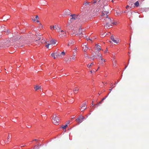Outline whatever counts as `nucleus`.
Wrapping results in <instances>:
<instances>
[{"label":"nucleus","instance_id":"obj_48","mask_svg":"<svg viewBox=\"0 0 149 149\" xmlns=\"http://www.w3.org/2000/svg\"><path fill=\"white\" fill-rule=\"evenodd\" d=\"M103 61L104 62H105V60L104 59H103V61Z\"/></svg>","mask_w":149,"mask_h":149},{"label":"nucleus","instance_id":"obj_57","mask_svg":"<svg viewBox=\"0 0 149 149\" xmlns=\"http://www.w3.org/2000/svg\"><path fill=\"white\" fill-rule=\"evenodd\" d=\"M86 108H84V109H86Z\"/></svg>","mask_w":149,"mask_h":149},{"label":"nucleus","instance_id":"obj_52","mask_svg":"<svg viewBox=\"0 0 149 149\" xmlns=\"http://www.w3.org/2000/svg\"><path fill=\"white\" fill-rule=\"evenodd\" d=\"M127 66H125V69L127 68Z\"/></svg>","mask_w":149,"mask_h":149},{"label":"nucleus","instance_id":"obj_2","mask_svg":"<svg viewBox=\"0 0 149 149\" xmlns=\"http://www.w3.org/2000/svg\"><path fill=\"white\" fill-rule=\"evenodd\" d=\"M96 56L92 55L90 56V58L92 60H94L95 58H98L99 59H101L102 61H103V59L102 58V54L99 52H98L97 53H96Z\"/></svg>","mask_w":149,"mask_h":149},{"label":"nucleus","instance_id":"obj_29","mask_svg":"<svg viewBox=\"0 0 149 149\" xmlns=\"http://www.w3.org/2000/svg\"><path fill=\"white\" fill-rule=\"evenodd\" d=\"M65 54V53L64 52H61V54L62 56H64Z\"/></svg>","mask_w":149,"mask_h":149},{"label":"nucleus","instance_id":"obj_55","mask_svg":"<svg viewBox=\"0 0 149 149\" xmlns=\"http://www.w3.org/2000/svg\"><path fill=\"white\" fill-rule=\"evenodd\" d=\"M33 21H35V19H34H34H33Z\"/></svg>","mask_w":149,"mask_h":149},{"label":"nucleus","instance_id":"obj_17","mask_svg":"<svg viewBox=\"0 0 149 149\" xmlns=\"http://www.w3.org/2000/svg\"><path fill=\"white\" fill-rule=\"evenodd\" d=\"M95 46L96 47L97 49V50H101V47L100 45H99L98 44H96L95 45Z\"/></svg>","mask_w":149,"mask_h":149},{"label":"nucleus","instance_id":"obj_12","mask_svg":"<svg viewBox=\"0 0 149 149\" xmlns=\"http://www.w3.org/2000/svg\"><path fill=\"white\" fill-rule=\"evenodd\" d=\"M74 43V41L73 40H70L69 41L68 44V46H70L71 45L73 44Z\"/></svg>","mask_w":149,"mask_h":149},{"label":"nucleus","instance_id":"obj_39","mask_svg":"<svg viewBox=\"0 0 149 149\" xmlns=\"http://www.w3.org/2000/svg\"><path fill=\"white\" fill-rule=\"evenodd\" d=\"M38 15H36V19H37V18H38Z\"/></svg>","mask_w":149,"mask_h":149},{"label":"nucleus","instance_id":"obj_8","mask_svg":"<svg viewBox=\"0 0 149 149\" xmlns=\"http://www.w3.org/2000/svg\"><path fill=\"white\" fill-rule=\"evenodd\" d=\"M113 66L114 67H117L116 61L114 58L112 59Z\"/></svg>","mask_w":149,"mask_h":149},{"label":"nucleus","instance_id":"obj_42","mask_svg":"<svg viewBox=\"0 0 149 149\" xmlns=\"http://www.w3.org/2000/svg\"><path fill=\"white\" fill-rule=\"evenodd\" d=\"M106 36V35H105V34H104L103 35H102V36Z\"/></svg>","mask_w":149,"mask_h":149},{"label":"nucleus","instance_id":"obj_19","mask_svg":"<svg viewBox=\"0 0 149 149\" xmlns=\"http://www.w3.org/2000/svg\"><path fill=\"white\" fill-rule=\"evenodd\" d=\"M0 31L1 32H2L3 31H4V32L5 31V30H4V27H3V26H1L0 28Z\"/></svg>","mask_w":149,"mask_h":149},{"label":"nucleus","instance_id":"obj_33","mask_svg":"<svg viewBox=\"0 0 149 149\" xmlns=\"http://www.w3.org/2000/svg\"><path fill=\"white\" fill-rule=\"evenodd\" d=\"M50 45L49 44H47L46 45V47H47V48H48L49 47V46Z\"/></svg>","mask_w":149,"mask_h":149},{"label":"nucleus","instance_id":"obj_15","mask_svg":"<svg viewBox=\"0 0 149 149\" xmlns=\"http://www.w3.org/2000/svg\"><path fill=\"white\" fill-rule=\"evenodd\" d=\"M50 44H55L56 43V41L54 39L51 40L50 41Z\"/></svg>","mask_w":149,"mask_h":149},{"label":"nucleus","instance_id":"obj_14","mask_svg":"<svg viewBox=\"0 0 149 149\" xmlns=\"http://www.w3.org/2000/svg\"><path fill=\"white\" fill-rule=\"evenodd\" d=\"M55 29L56 30V32L58 33L61 31V29L58 26H57V27H56Z\"/></svg>","mask_w":149,"mask_h":149},{"label":"nucleus","instance_id":"obj_49","mask_svg":"<svg viewBox=\"0 0 149 149\" xmlns=\"http://www.w3.org/2000/svg\"><path fill=\"white\" fill-rule=\"evenodd\" d=\"M25 146V145H23V146H21V147H23V146Z\"/></svg>","mask_w":149,"mask_h":149},{"label":"nucleus","instance_id":"obj_34","mask_svg":"<svg viewBox=\"0 0 149 149\" xmlns=\"http://www.w3.org/2000/svg\"><path fill=\"white\" fill-rule=\"evenodd\" d=\"M96 2H97V0H93V3H95Z\"/></svg>","mask_w":149,"mask_h":149},{"label":"nucleus","instance_id":"obj_45","mask_svg":"<svg viewBox=\"0 0 149 149\" xmlns=\"http://www.w3.org/2000/svg\"><path fill=\"white\" fill-rule=\"evenodd\" d=\"M111 85V86H113V85H112V84H111V85Z\"/></svg>","mask_w":149,"mask_h":149},{"label":"nucleus","instance_id":"obj_18","mask_svg":"<svg viewBox=\"0 0 149 149\" xmlns=\"http://www.w3.org/2000/svg\"><path fill=\"white\" fill-rule=\"evenodd\" d=\"M109 94V93L108 94V95L107 96L105 97H104L102 99V100L98 103V104H101L102 103V102L108 96Z\"/></svg>","mask_w":149,"mask_h":149},{"label":"nucleus","instance_id":"obj_1","mask_svg":"<svg viewBox=\"0 0 149 149\" xmlns=\"http://www.w3.org/2000/svg\"><path fill=\"white\" fill-rule=\"evenodd\" d=\"M108 13V12L106 11H102L100 17L101 19L103 20L104 22H105V27L107 28H109L112 26V24L113 23V22H112L111 19L108 17L107 15Z\"/></svg>","mask_w":149,"mask_h":149},{"label":"nucleus","instance_id":"obj_10","mask_svg":"<svg viewBox=\"0 0 149 149\" xmlns=\"http://www.w3.org/2000/svg\"><path fill=\"white\" fill-rule=\"evenodd\" d=\"M56 57H57L58 56L59 57H62L61 55V52H56Z\"/></svg>","mask_w":149,"mask_h":149},{"label":"nucleus","instance_id":"obj_27","mask_svg":"<svg viewBox=\"0 0 149 149\" xmlns=\"http://www.w3.org/2000/svg\"><path fill=\"white\" fill-rule=\"evenodd\" d=\"M34 88L36 89V90H37L39 89V88H40V86H36L34 87Z\"/></svg>","mask_w":149,"mask_h":149},{"label":"nucleus","instance_id":"obj_40","mask_svg":"<svg viewBox=\"0 0 149 149\" xmlns=\"http://www.w3.org/2000/svg\"><path fill=\"white\" fill-rule=\"evenodd\" d=\"M84 4H85L86 5H87L88 4V3H84Z\"/></svg>","mask_w":149,"mask_h":149},{"label":"nucleus","instance_id":"obj_46","mask_svg":"<svg viewBox=\"0 0 149 149\" xmlns=\"http://www.w3.org/2000/svg\"><path fill=\"white\" fill-rule=\"evenodd\" d=\"M36 21H37V22H38H38H39V21L38 20H37Z\"/></svg>","mask_w":149,"mask_h":149},{"label":"nucleus","instance_id":"obj_51","mask_svg":"<svg viewBox=\"0 0 149 149\" xmlns=\"http://www.w3.org/2000/svg\"><path fill=\"white\" fill-rule=\"evenodd\" d=\"M92 105H93V102H92Z\"/></svg>","mask_w":149,"mask_h":149},{"label":"nucleus","instance_id":"obj_32","mask_svg":"<svg viewBox=\"0 0 149 149\" xmlns=\"http://www.w3.org/2000/svg\"><path fill=\"white\" fill-rule=\"evenodd\" d=\"M87 44L85 42L82 45V46H87Z\"/></svg>","mask_w":149,"mask_h":149},{"label":"nucleus","instance_id":"obj_21","mask_svg":"<svg viewBox=\"0 0 149 149\" xmlns=\"http://www.w3.org/2000/svg\"><path fill=\"white\" fill-rule=\"evenodd\" d=\"M134 5L136 7H138L139 6V1H136L134 3Z\"/></svg>","mask_w":149,"mask_h":149},{"label":"nucleus","instance_id":"obj_20","mask_svg":"<svg viewBox=\"0 0 149 149\" xmlns=\"http://www.w3.org/2000/svg\"><path fill=\"white\" fill-rule=\"evenodd\" d=\"M76 58V56L75 55H73L72 56H71L70 59L71 60H74Z\"/></svg>","mask_w":149,"mask_h":149},{"label":"nucleus","instance_id":"obj_53","mask_svg":"<svg viewBox=\"0 0 149 149\" xmlns=\"http://www.w3.org/2000/svg\"><path fill=\"white\" fill-rule=\"evenodd\" d=\"M38 146H40V145L39 144L38 145Z\"/></svg>","mask_w":149,"mask_h":149},{"label":"nucleus","instance_id":"obj_16","mask_svg":"<svg viewBox=\"0 0 149 149\" xmlns=\"http://www.w3.org/2000/svg\"><path fill=\"white\" fill-rule=\"evenodd\" d=\"M57 27L56 25L55 26H50V29L52 30H54L55 29L56 27Z\"/></svg>","mask_w":149,"mask_h":149},{"label":"nucleus","instance_id":"obj_11","mask_svg":"<svg viewBox=\"0 0 149 149\" xmlns=\"http://www.w3.org/2000/svg\"><path fill=\"white\" fill-rule=\"evenodd\" d=\"M82 47L83 50L85 52H86L88 49V48L87 46H82Z\"/></svg>","mask_w":149,"mask_h":149},{"label":"nucleus","instance_id":"obj_36","mask_svg":"<svg viewBox=\"0 0 149 149\" xmlns=\"http://www.w3.org/2000/svg\"><path fill=\"white\" fill-rule=\"evenodd\" d=\"M114 87H115V86H114L113 87L111 88V89H109V91H110V93L111 92V91L112 90V89Z\"/></svg>","mask_w":149,"mask_h":149},{"label":"nucleus","instance_id":"obj_59","mask_svg":"<svg viewBox=\"0 0 149 149\" xmlns=\"http://www.w3.org/2000/svg\"><path fill=\"white\" fill-rule=\"evenodd\" d=\"M112 2H113V0H112Z\"/></svg>","mask_w":149,"mask_h":149},{"label":"nucleus","instance_id":"obj_26","mask_svg":"<svg viewBox=\"0 0 149 149\" xmlns=\"http://www.w3.org/2000/svg\"><path fill=\"white\" fill-rule=\"evenodd\" d=\"M67 126H68V125L67 124H66V125L64 126L62 125L61 126V127H62L63 128V129H66V127H67Z\"/></svg>","mask_w":149,"mask_h":149},{"label":"nucleus","instance_id":"obj_50","mask_svg":"<svg viewBox=\"0 0 149 149\" xmlns=\"http://www.w3.org/2000/svg\"><path fill=\"white\" fill-rule=\"evenodd\" d=\"M118 82H116L115 84H117Z\"/></svg>","mask_w":149,"mask_h":149},{"label":"nucleus","instance_id":"obj_6","mask_svg":"<svg viewBox=\"0 0 149 149\" xmlns=\"http://www.w3.org/2000/svg\"><path fill=\"white\" fill-rule=\"evenodd\" d=\"M70 16L72 17V18L70 20V22H72L77 19L79 18V16L75 14L71 15H70Z\"/></svg>","mask_w":149,"mask_h":149},{"label":"nucleus","instance_id":"obj_22","mask_svg":"<svg viewBox=\"0 0 149 149\" xmlns=\"http://www.w3.org/2000/svg\"><path fill=\"white\" fill-rule=\"evenodd\" d=\"M51 56L52 57H53L54 59H55L56 58V53H52L51 54Z\"/></svg>","mask_w":149,"mask_h":149},{"label":"nucleus","instance_id":"obj_3","mask_svg":"<svg viewBox=\"0 0 149 149\" xmlns=\"http://www.w3.org/2000/svg\"><path fill=\"white\" fill-rule=\"evenodd\" d=\"M2 42L3 43V46L4 47H8L10 44H9L10 41L8 40H3Z\"/></svg>","mask_w":149,"mask_h":149},{"label":"nucleus","instance_id":"obj_24","mask_svg":"<svg viewBox=\"0 0 149 149\" xmlns=\"http://www.w3.org/2000/svg\"><path fill=\"white\" fill-rule=\"evenodd\" d=\"M79 90V88H78L77 87H75L74 89L73 90V91L75 93L77 91H78Z\"/></svg>","mask_w":149,"mask_h":149},{"label":"nucleus","instance_id":"obj_28","mask_svg":"<svg viewBox=\"0 0 149 149\" xmlns=\"http://www.w3.org/2000/svg\"><path fill=\"white\" fill-rule=\"evenodd\" d=\"M93 65V63H91L90 64H88L87 65V67L88 68H90L92 65Z\"/></svg>","mask_w":149,"mask_h":149},{"label":"nucleus","instance_id":"obj_54","mask_svg":"<svg viewBox=\"0 0 149 149\" xmlns=\"http://www.w3.org/2000/svg\"><path fill=\"white\" fill-rule=\"evenodd\" d=\"M90 72H91V73H92V71H90Z\"/></svg>","mask_w":149,"mask_h":149},{"label":"nucleus","instance_id":"obj_13","mask_svg":"<svg viewBox=\"0 0 149 149\" xmlns=\"http://www.w3.org/2000/svg\"><path fill=\"white\" fill-rule=\"evenodd\" d=\"M70 10L68 9L66 10L65 12V14L66 15H70Z\"/></svg>","mask_w":149,"mask_h":149},{"label":"nucleus","instance_id":"obj_9","mask_svg":"<svg viewBox=\"0 0 149 149\" xmlns=\"http://www.w3.org/2000/svg\"><path fill=\"white\" fill-rule=\"evenodd\" d=\"M111 40L114 43H116L117 44L118 43V42L116 40H115L114 39V37L113 36H111Z\"/></svg>","mask_w":149,"mask_h":149},{"label":"nucleus","instance_id":"obj_47","mask_svg":"<svg viewBox=\"0 0 149 149\" xmlns=\"http://www.w3.org/2000/svg\"><path fill=\"white\" fill-rule=\"evenodd\" d=\"M76 49H77V48H76L75 49H74V51H76Z\"/></svg>","mask_w":149,"mask_h":149},{"label":"nucleus","instance_id":"obj_44","mask_svg":"<svg viewBox=\"0 0 149 149\" xmlns=\"http://www.w3.org/2000/svg\"><path fill=\"white\" fill-rule=\"evenodd\" d=\"M37 140V139H34L33 140V141H36Z\"/></svg>","mask_w":149,"mask_h":149},{"label":"nucleus","instance_id":"obj_4","mask_svg":"<svg viewBox=\"0 0 149 149\" xmlns=\"http://www.w3.org/2000/svg\"><path fill=\"white\" fill-rule=\"evenodd\" d=\"M53 121L52 122L55 125L58 124L59 122L58 118L57 117L56 115H55V117L53 116L52 118Z\"/></svg>","mask_w":149,"mask_h":149},{"label":"nucleus","instance_id":"obj_31","mask_svg":"<svg viewBox=\"0 0 149 149\" xmlns=\"http://www.w3.org/2000/svg\"><path fill=\"white\" fill-rule=\"evenodd\" d=\"M86 102H85L83 104H82V107H81V108H82L83 107H84L85 106V105H86Z\"/></svg>","mask_w":149,"mask_h":149},{"label":"nucleus","instance_id":"obj_56","mask_svg":"<svg viewBox=\"0 0 149 149\" xmlns=\"http://www.w3.org/2000/svg\"><path fill=\"white\" fill-rule=\"evenodd\" d=\"M87 40H89V38H88H88H87Z\"/></svg>","mask_w":149,"mask_h":149},{"label":"nucleus","instance_id":"obj_35","mask_svg":"<svg viewBox=\"0 0 149 149\" xmlns=\"http://www.w3.org/2000/svg\"><path fill=\"white\" fill-rule=\"evenodd\" d=\"M116 12V15H120V13L117 12Z\"/></svg>","mask_w":149,"mask_h":149},{"label":"nucleus","instance_id":"obj_7","mask_svg":"<svg viewBox=\"0 0 149 149\" xmlns=\"http://www.w3.org/2000/svg\"><path fill=\"white\" fill-rule=\"evenodd\" d=\"M84 119V118L83 116H80L79 118L76 119V121L79 123H80L83 121Z\"/></svg>","mask_w":149,"mask_h":149},{"label":"nucleus","instance_id":"obj_38","mask_svg":"<svg viewBox=\"0 0 149 149\" xmlns=\"http://www.w3.org/2000/svg\"><path fill=\"white\" fill-rule=\"evenodd\" d=\"M7 32L8 33H10V30H8L7 31Z\"/></svg>","mask_w":149,"mask_h":149},{"label":"nucleus","instance_id":"obj_5","mask_svg":"<svg viewBox=\"0 0 149 149\" xmlns=\"http://www.w3.org/2000/svg\"><path fill=\"white\" fill-rule=\"evenodd\" d=\"M59 36H60V37H63L66 36V31H63V30H61V31L59 32Z\"/></svg>","mask_w":149,"mask_h":149},{"label":"nucleus","instance_id":"obj_58","mask_svg":"<svg viewBox=\"0 0 149 149\" xmlns=\"http://www.w3.org/2000/svg\"><path fill=\"white\" fill-rule=\"evenodd\" d=\"M54 116V117H55V115H54V116Z\"/></svg>","mask_w":149,"mask_h":149},{"label":"nucleus","instance_id":"obj_30","mask_svg":"<svg viewBox=\"0 0 149 149\" xmlns=\"http://www.w3.org/2000/svg\"><path fill=\"white\" fill-rule=\"evenodd\" d=\"M84 56L86 58H87L88 57V56L87 54L86 53H84Z\"/></svg>","mask_w":149,"mask_h":149},{"label":"nucleus","instance_id":"obj_25","mask_svg":"<svg viewBox=\"0 0 149 149\" xmlns=\"http://www.w3.org/2000/svg\"><path fill=\"white\" fill-rule=\"evenodd\" d=\"M10 136H9V135L8 137V138H7V141H4V142L5 143H6V142H10Z\"/></svg>","mask_w":149,"mask_h":149},{"label":"nucleus","instance_id":"obj_23","mask_svg":"<svg viewBox=\"0 0 149 149\" xmlns=\"http://www.w3.org/2000/svg\"><path fill=\"white\" fill-rule=\"evenodd\" d=\"M78 31H79L77 33V34L79 35V34H82L81 33H82V30L81 29V28L79 29Z\"/></svg>","mask_w":149,"mask_h":149},{"label":"nucleus","instance_id":"obj_41","mask_svg":"<svg viewBox=\"0 0 149 149\" xmlns=\"http://www.w3.org/2000/svg\"><path fill=\"white\" fill-rule=\"evenodd\" d=\"M129 6L128 5L127 6H126V8L127 9L128 8H129Z\"/></svg>","mask_w":149,"mask_h":149},{"label":"nucleus","instance_id":"obj_43","mask_svg":"<svg viewBox=\"0 0 149 149\" xmlns=\"http://www.w3.org/2000/svg\"><path fill=\"white\" fill-rule=\"evenodd\" d=\"M69 123H70L69 121H68V123H67V125H68V124H69Z\"/></svg>","mask_w":149,"mask_h":149},{"label":"nucleus","instance_id":"obj_37","mask_svg":"<svg viewBox=\"0 0 149 149\" xmlns=\"http://www.w3.org/2000/svg\"><path fill=\"white\" fill-rule=\"evenodd\" d=\"M100 104H98V103L97 104H95L96 106L95 107H97Z\"/></svg>","mask_w":149,"mask_h":149}]
</instances>
